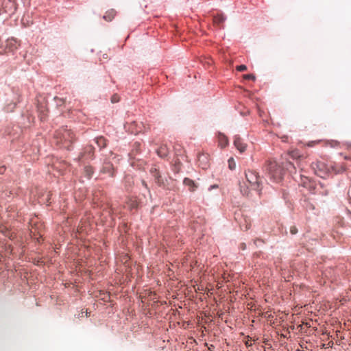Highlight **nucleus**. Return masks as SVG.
<instances>
[{
    "label": "nucleus",
    "mask_w": 351,
    "mask_h": 351,
    "mask_svg": "<svg viewBox=\"0 0 351 351\" xmlns=\"http://www.w3.org/2000/svg\"><path fill=\"white\" fill-rule=\"evenodd\" d=\"M97 142L99 145L103 144V145L105 146V139L104 138L101 137L98 138Z\"/></svg>",
    "instance_id": "29"
},
{
    "label": "nucleus",
    "mask_w": 351,
    "mask_h": 351,
    "mask_svg": "<svg viewBox=\"0 0 351 351\" xmlns=\"http://www.w3.org/2000/svg\"><path fill=\"white\" fill-rule=\"evenodd\" d=\"M240 190H241V193L243 195H246V196L249 195V194H250L249 186H247L245 182L240 184Z\"/></svg>",
    "instance_id": "17"
},
{
    "label": "nucleus",
    "mask_w": 351,
    "mask_h": 351,
    "mask_svg": "<svg viewBox=\"0 0 351 351\" xmlns=\"http://www.w3.org/2000/svg\"><path fill=\"white\" fill-rule=\"evenodd\" d=\"M236 69L238 71H244L245 70H247V66L244 64H241V65H239L236 67Z\"/></svg>",
    "instance_id": "24"
},
{
    "label": "nucleus",
    "mask_w": 351,
    "mask_h": 351,
    "mask_svg": "<svg viewBox=\"0 0 351 351\" xmlns=\"http://www.w3.org/2000/svg\"><path fill=\"white\" fill-rule=\"evenodd\" d=\"M225 20H226V17L223 16V14H217V15L214 16V17H213V23L215 25L221 27V25H222L223 23Z\"/></svg>",
    "instance_id": "11"
},
{
    "label": "nucleus",
    "mask_w": 351,
    "mask_h": 351,
    "mask_svg": "<svg viewBox=\"0 0 351 351\" xmlns=\"http://www.w3.org/2000/svg\"><path fill=\"white\" fill-rule=\"evenodd\" d=\"M180 161H178V160H176L175 162V168H174V171H176V172H179L180 171Z\"/></svg>",
    "instance_id": "25"
},
{
    "label": "nucleus",
    "mask_w": 351,
    "mask_h": 351,
    "mask_svg": "<svg viewBox=\"0 0 351 351\" xmlns=\"http://www.w3.org/2000/svg\"><path fill=\"white\" fill-rule=\"evenodd\" d=\"M19 45V44L16 39L13 38H8L5 42V45L0 46V53L3 54L13 51L17 49Z\"/></svg>",
    "instance_id": "5"
},
{
    "label": "nucleus",
    "mask_w": 351,
    "mask_h": 351,
    "mask_svg": "<svg viewBox=\"0 0 351 351\" xmlns=\"http://www.w3.org/2000/svg\"><path fill=\"white\" fill-rule=\"evenodd\" d=\"M4 170H5V168L3 167H0V173H2Z\"/></svg>",
    "instance_id": "35"
},
{
    "label": "nucleus",
    "mask_w": 351,
    "mask_h": 351,
    "mask_svg": "<svg viewBox=\"0 0 351 351\" xmlns=\"http://www.w3.org/2000/svg\"><path fill=\"white\" fill-rule=\"evenodd\" d=\"M291 156H292L293 158V157H297V156H298V154H297V153H295V152H293V153L291 154Z\"/></svg>",
    "instance_id": "34"
},
{
    "label": "nucleus",
    "mask_w": 351,
    "mask_h": 351,
    "mask_svg": "<svg viewBox=\"0 0 351 351\" xmlns=\"http://www.w3.org/2000/svg\"><path fill=\"white\" fill-rule=\"evenodd\" d=\"M286 168L290 171V172H293V170H295V167L293 166V165L289 162H287V166H286Z\"/></svg>",
    "instance_id": "23"
},
{
    "label": "nucleus",
    "mask_w": 351,
    "mask_h": 351,
    "mask_svg": "<svg viewBox=\"0 0 351 351\" xmlns=\"http://www.w3.org/2000/svg\"><path fill=\"white\" fill-rule=\"evenodd\" d=\"M202 157H205V158H206V156H205L204 155L199 156V157H198V160H199V161H200V160H201V158H202Z\"/></svg>",
    "instance_id": "37"
},
{
    "label": "nucleus",
    "mask_w": 351,
    "mask_h": 351,
    "mask_svg": "<svg viewBox=\"0 0 351 351\" xmlns=\"http://www.w3.org/2000/svg\"><path fill=\"white\" fill-rule=\"evenodd\" d=\"M245 345H246L247 346H251L252 345V341H247L245 342Z\"/></svg>",
    "instance_id": "31"
},
{
    "label": "nucleus",
    "mask_w": 351,
    "mask_h": 351,
    "mask_svg": "<svg viewBox=\"0 0 351 351\" xmlns=\"http://www.w3.org/2000/svg\"><path fill=\"white\" fill-rule=\"evenodd\" d=\"M266 170L270 178L275 182L282 180L284 174V167L280 166L275 160H268L266 165Z\"/></svg>",
    "instance_id": "2"
},
{
    "label": "nucleus",
    "mask_w": 351,
    "mask_h": 351,
    "mask_svg": "<svg viewBox=\"0 0 351 351\" xmlns=\"http://www.w3.org/2000/svg\"><path fill=\"white\" fill-rule=\"evenodd\" d=\"M234 145L241 153L245 150L247 146L246 144L243 143V140L237 136H234Z\"/></svg>",
    "instance_id": "7"
},
{
    "label": "nucleus",
    "mask_w": 351,
    "mask_h": 351,
    "mask_svg": "<svg viewBox=\"0 0 351 351\" xmlns=\"http://www.w3.org/2000/svg\"><path fill=\"white\" fill-rule=\"evenodd\" d=\"M330 171H333L335 173H340L346 171V166L343 164H336L330 165Z\"/></svg>",
    "instance_id": "10"
},
{
    "label": "nucleus",
    "mask_w": 351,
    "mask_h": 351,
    "mask_svg": "<svg viewBox=\"0 0 351 351\" xmlns=\"http://www.w3.org/2000/svg\"><path fill=\"white\" fill-rule=\"evenodd\" d=\"M228 166H229V168L231 169V170H233L235 169V167H236V164H235V162L234 160V159L232 158H230L229 160H228Z\"/></svg>",
    "instance_id": "20"
},
{
    "label": "nucleus",
    "mask_w": 351,
    "mask_h": 351,
    "mask_svg": "<svg viewBox=\"0 0 351 351\" xmlns=\"http://www.w3.org/2000/svg\"><path fill=\"white\" fill-rule=\"evenodd\" d=\"M30 232L32 234L33 237H36L37 234H39V236H42V234L37 231V228L35 227H32L30 229Z\"/></svg>",
    "instance_id": "21"
},
{
    "label": "nucleus",
    "mask_w": 351,
    "mask_h": 351,
    "mask_svg": "<svg viewBox=\"0 0 351 351\" xmlns=\"http://www.w3.org/2000/svg\"><path fill=\"white\" fill-rule=\"evenodd\" d=\"M245 178L251 189L258 191H261L259 189L260 178L256 172L250 170L245 171Z\"/></svg>",
    "instance_id": "4"
},
{
    "label": "nucleus",
    "mask_w": 351,
    "mask_h": 351,
    "mask_svg": "<svg viewBox=\"0 0 351 351\" xmlns=\"http://www.w3.org/2000/svg\"><path fill=\"white\" fill-rule=\"evenodd\" d=\"M111 101L112 103H117L119 101V97L117 95H114L111 98Z\"/></svg>",
    "instance_id": "27"
},
{
    "label": "nucleus",
    "mask_w": 351,
    "mask_h": 351,
    "mask_svg": "<svg viewBox=\"0 0 351 351\" xmlns=\"http://www.w3.org/2000/svg\"><path fill=\"white\" fill-rule=\"evenodd\" d=\"M258 241H259V242H262V241H261V240L258 239V240H255V241H254V243H255L256 245H257V242H258Z\"/></svg>",
    "instance_id": "38"
},
{
    "label": "nucleus",
    "mask_w": 351,
    "mask_h": 351,
    "mask_svg": "<svg viewBox=\"0 0 351 351\" xmlns=\"http://www.w3.org/2000/svg\"><path fill=\"white\" fill-rule=\"evenodd\" d=\"M142 184L147 189H148V186H147V183L145 182V180H142Z\"/></svg>",
    "instance_id": "32"
},
{
    "label": "nucleus",
    "mask_w": 351,
    "mask_h": 351,
    "mask_svg": "<svg viewBox=\"0 0 351 351\" xmlns=\"http://www.w3.org/2000/svg\"><path fill=\"white\" fill-rule=\"evenodd\" d=\"M150 172L152 174V176L154 177L156 183L159 186H165V180L162 178V176H160V173H159V171H158L157 169L152 168L150 170Z\"/></svg>",
    "instance_id": "6"
},
{
    "label": "nucleus",
    "mask_w": 351,
    "mask_h": 351,
    "mask_svg": "<svg viewBox=\"0 0 351 351\" xmlns=\"http://www.w3.org/2000/svg\"><path fill=\"white\" fill-rule=\"evenodd\" d=\"M84 172L86 177H87L88 178H90L92 175L93 174V169L92 167H85Z\"/></svg>",
    "instance_id": "18"
},
{
    "label": "nucleus",
    "mask_w": 351,
    "mask_h": 351,
    "mask_svg": "<svg viewBox=\"0 0 351 351\" xmlns=\"http://www.w3.org/2000/svg\"><path fill=\"white\" fill-rule=\"evenodd\" d=\"M19 101V97L15 99V101L12 103L8 104L5 106V109L7 112H12L16 105V103Z\"/></svg>",
    "instance_id": "14"
},
{
    "label": "nucleus",
    "mask_w": 351,
    "mask_h": 351,
    "mask_svg": "<svg viewBox=\"0 0 351 351\" xmlns=\"http://www.w3.org/2000/svg\"><path fill=\"white\" fill-rule=\"evenodd\" d=\"M141 125L142 123H140L139 125H137V124L135 125V129L133 130L132 128L130 129V132L132 133H134V134H138V133H140V132H142L143 130L141 128Z\"/></svg>",
    "instance_id": "19"
},
{
    "label": "nucleus",
    "mask_w": 351,
    "mask_h": 351,
    "mask_svg": "<svg viewBox=\"0 0 351 351\" xmlns=\"http://www.w3.org/2000/svg\"><path fill=\"white\" fill-rule=\"evenodd\" d=\"M101 172L108 173L110 176L113 177L114 175V170L112 164L110 162H105L101 169Z\"/></svg>",
    "instance_id": "8"
},
{
    "label": "nucleus",
    "mask_w": 351,
    "mask_h": 351,
    "mask_svg": "<svg viewBox=\"0 0 351 351\" xmlns=\"http://www.w3.org/2000/svg\"><path fill=\"white\" fill-rule=\"evenodd\" d=\"M183 184L189 187V190L194 192L198 187V185L191 179L185 178L183 180Z\"/></svg>",
    "instance_id": "9"
},
{
    "label": "nucleus",
    "mask_w": 351,
    "mask_h": 351,
    "mask_svg": "<svg viewBox=\"0 0 351 351\" xmlns=\"http://www.w3.org/2000/svg\"><path fill=\"white\" fill-rule=\"evenodd\" d=\"M290 232L291 234H295L298 232V228L295 226H291Z\"/></svg>",
    "instance_id": "26"
},
{
    "label": "nucleus",
    "mask_w": 351,
    "mask_h": 351,
    "mask_svg": "<svg viewBox=\"0 0 351 351\" xmlns=\"http://www.w3.org/2000/svg\"><path fill=\"white\" fill-rule=\"evenodd\" d=\"M311 168L315 173L321 178L326 177L330 172V166L319 160L313 162Z\"/></svg>",
    "instance_id": "3"
},
{
    "label": "nucleus",
    "mask_w": 351,
    "mask_h": 351,
    "mask_svg": "<svg viewBox=\"0 0 351 351\" xmlns=\"http://www.w3.org/2000/svg\"><path fill=\"white\" fill-rule=\"evenodd\" d=\"M46 114L43 113L40 115V119L43 121L45 119V117H46Z\"/></svg>",
    "instance_id": "33"
},
{
    "label": "nucleus",
    "mask_w": 351,
    "mask_h": 351,
    "mask_svg": "<svg viewBox=\"0 0 351 351\" xmlns=\"http://www.w3.org/2000/svg\"><path fill=\"white\" fill-rule=\"evenodd\" d=\"M136 125V122H133L130 124V128L129 130H130L131 128H132L133 130L135 129L136 127H134L135 125Z\"/></svg>",
    "instance_id": "30"
},
{
    "label": "nucleus",
    "mask_w": 351,
    "mask_h": 351,
    "mask_svg": "<svg viewBox=\"0 0 351 351\" xmlns=\"http://www.w3.org/2000/svg\"><path fill=\"white\" fill-rule=\"evenodd\" d=\"M320 142V141H310L307 143V146L308 147H313L315 145H317Z\"/></svg>",
    "instance_id": "28"
},
{
    "label": "nucleus",
    "mask_w": 351,
    "mask_h": 351,
    "mask_svg": "<svg viewBox=\"0 0 351 351\" xmlns=\"http://www.w3.org/2000/svg\"><path fill=\"white\" fill-rule=\"evenodd\" d=\"M243 77L245 80H255V79H256V77L253 74H245V75H243Z\"/></svg>",
    "instance_id": "22"
},
{
    "label": "nucleus",
    "mask_w": 351,
    "mask_h": 351,
    "mask_svg": "<svg viewBox=\"0 0 351 351\" xmlns=\"http://www.w3.org/2000/svg\"><path fill=\"white\" fill-rule=\"evenodd\" d=\"M138 202L136 197H130L127 202V206L129 209L133 210L138 208Z\"/></svg>",
    "instance_id": "12"
},
{
    "label": "nucleus",
    "mask_w": 351,
    "mask_h": 351,
    "mask_svg": "<svg viewBox=\"0 0 351 351\" xmlns=\"http://www.w3.org/2000/svg\"><path fill=\"white\" fill-rule=\"evenodd\" d=\"M115 14H116V12L113 9H112V10H108L106 12L105 15L103 16V18L106 21H111L114 19Z\"/></svg>",
    "instance_id": "13"
},
{
    "label": "nucleus",
    "mask_w": 351,
    "mask_h": 351,
    "mask_svg": "<svg viewBox=\"0 0 351 351\" xmlns=\"http://www.w3.org/2000/svg\"><path fill=\"white\" fill-rule=\"evenodd\" d=\"M218 141L221 147H224L228 145V141L227 137L223 134H219Z\"/></svg>",
    "instance_id": "15"
},
{
    "label": "nucleus",
    "mask_w": 351,
    "mask_h": 351,
    "mask_svg": "<svg viewBox=\"0 0 351 351\" xmlns=\"http://www.w3.org/2000/svg\"><path fill=\"white\" fill-rule=\"evenodd\" d=\"M241 248H242L243 250H244V249L245 248V243H242V244H241Z\"/></svg>",
    "instance_id": "36"
},
{
    "label": "nucleus",
    "mask_w": 351,
    "mask_h": 351,
    "mask_svg": "<svg viewBox=\"0 0 351 351\" xmlns=\"http://www.w3.org/2000/svg\"><path fill=\"white\" fill-rule=\"evenodd\" d=\"M168 149L166 146L160 147L157 151L158 155L161 158L167 156L168 155Z\"/></svg>",
    "instance_id": "16"
},
{
    "label": "nucleus",
    "mask_w": 351,
    "mask_h": 351,
    "mask_svg": "<svg viewBox=\"0 0 351 351\" xmlns=\"http://www.w3.org/2000/svg\"><path fill=\"white\" fill-rule=\"evenodd\" d=\"M55 143L60 147L69 148L75 139L74 133L67 126L58 129L53 136Z\"/></svg>",
    "instance_id": "1"
}]
</instances>
